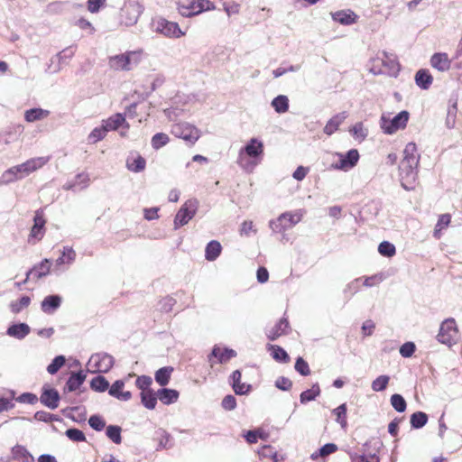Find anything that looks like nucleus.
I'll use <instances>...</instances> for the list:
<instances>
[{"label":"nucleus","mask_w":462,"mask_h":462,"mask_svg":"<svg viewBox=\"0 0 462 462\" xmlns=\"http://www.w3.org/2000/svg\"><path fill=\"white\" fill-rule=\"evenodd\" d=\"M173 370L171 366H163L158 369L154 374L156 383L162 387L166 386L170 382Z\"/></svg>","instance_id":"36"},{"label":"nucleus","mask_w":462,"mask_h":462,"mask_svg":"<svg viewBox=\"0 0 462 462\" xmlns=\"http://www.w3.org/2000/svg\"><path fill=\"white\" fill-rule=\"evenodd\" d=\"M18 180L21 179L18 173L16 172L14 166H13L3 172V174L0 177V185H8Z\"/></svg>","instance_id":"47"},{"label":"nucleus","mask_w":462,"mask_h":462,"mask_svg":"<svg viewBox=\"0 0 462 462\" xmlns=\"http://www.w3.org/2000/svg\"><path fill=\"white\" fill-rule=\"evenodd\" d=\"M319 395V383H314L310 389L305 390L300 394V403L305 404L310 401H314Z\"/></svg>","instance_id":"39"},{"label":"nucleus","mask_w":462,"mask_h":462,"mask_svg":"<svg viewBox=\"0 0 462 462\" xmlns=\"http://www.w3.org/2000/svg\"><path fill=\"white\" fill-rule=\"evenodd\" d=\"M50 115L49 110H45L40 107L31 108L26 110L24 113V119L29 123L42 120Z\"/></svg>","instance_id":"37"},{"label":"nucleus","mask_w":462,"mask_h":462,"mask_svg":"<svg viewBox=\"0 0 462 462\" xmlns=\"http://www.w3.org/2000/svg\"><path fill=\"white\" fill-rule=\"evenodd\" d=\"M236 356V352L234 349L215 345L208 356V361L210 366L213 367L217 364H226Z\"/></svg>","instance_id":"13"},{"label":"nucleus","mask_w":462,"mask_h":462,"mask_svg":"<svg viewBox=\"0 0 462 462\" xmlns=\"http://www.w3.org/2000/svg\"><path fill=\"white\" fill-rule=\"evenodd\" d=\"M263 143L258 138H251L246 144L239 150L237 164L245 171L252 172L260 163L263 156Z\"/></svg>","instance_id":"2"},{"label":"nucleus","mask_w":462,"mask_h":462,"mask_svg":"<svg viewBox=\"0 0 462 462\" xmlns=\"http://www.w3.org/2000/svg\"><path fill=\"white\" fill-rule=\"evenodd\" d=\"M378 252L383 256L392 257L395 254L396 249L393 244L388 241H383L380 243L378 246Z\"/></svg>","instance_id":"57"},{"label":"nucleus","mask_w":462,"mask_h":462,"mask_svg":"<svg viewBox=\"0 0 462 462\" xmlns=\"http://www.w3.org/2000/svg\"><path fill=\"white\" fill-rule=\"evenodd\" d=\"M430 65L439 71L445 72L450 69L451 61L445 52H438L431 56Z\"/></svg>","instance_id":"24"},{"label":"nucleus","mask_w":462,"mask_h":462,"mask_svg":"<svg viewBox=\"0 0 462 462\" xmlns=\"http://www.w3.org/2000/svg\"><path fill=\"white\" fill-rule=\"evenodd\" d=\"M155 434L159 442L157 450L168 449L172 447V438L165 430L159 429Z\"/></svg>","instance_id":"38"},{"label":"nucleus","mask_w":462,"mask_h":462,"mask_svg":"<svg viewBox=\"0 0 462 462\" xmlns=\"http://www.w3.org/2000/svg\"><path fill=\"white\" fill-rule=\"evenodd\" d=\"M151 26L153 32L168 38H180L184 35L177 23L168 21L162 17L152 19Z\"/></svg>","instance_id":"5"},{"label":"nucleus","mask_w":462,"mask_h":462,"mask_svg":"<svg viewBox=\"0 0 462 462\" xmlns=\"http://www.w3.org/2000/svg\"><path fill=\"white\" fill-rule=\"evenodd\" d=\"M86 380L83 371L72 372L64 387L65 392H74L79 389Z\"/></svg>","instance_id":"27"},{"label":"nucleus","mask_w":462,"mask_h":462,"mask_svg":"<svg viewBox=\"0 0 462 462\" xmlns=\"http://www.w3.org/2000/svg\"><path fill=\"white\" fill-rule=\"evenodd\" d=\"M457 333L458 329L457 328L455 319L451 318L447 319L440 325L439 333L437 335V339L441 344L452 346L456 343Z\"/></svg>","instance_id":"9"},{"label":"nucleus","mask_w":462,"mask_h":462,"mask_svg":"<svg viewBox=\"0 0 462 462\" xmlns=\"http://www.w3.org/2000/svg\"><path fill=\"white\" fill-rule=\"evenodd\" d=\"M158 399L165 405H170L177 402L179 392L174 389L165 388L164 386L157 391Z\"/></svg>","instance_id":"30"},{"label":"nucleus","mask_w":462,"mask_h":462,"mask_svg":"<svg viewBox=\"0 0 462 462\" xmlns=\"http://www.w3.org/2000/svg\"><path fill=\"white\" fill-rule=\"evenodd\" d=\"M171 134L178 138L183 139L189 144H194L200 136L199 130L187 122H180L172 125Z\"/></svg>","instance_id":"7"},{"label":"nucleus","mask_w":462,"mask_h":462,"mask_svg":"<svg viewBox=\"0 0 462 462\" xmlns=\"http://www.w3.org/2000/svg\"><path fill=\"white\" fill-rule=\"evenodd\" d=\"M241 372L239 370H235L230 376L231 385L236 394H247L250 392L252 386L250 384L241 383Z\"/></svg>","instance_id":"25"},{"label":"nucleus","mask_w":462,"mask_h":462,"mask_svg":"<svg viewBox=\"0 0 462 462\" xmlns=\"http://www.w3.org/2000/svg\"><path fill=\"white\" fill-rule=\"evenodd\" d=\"M33 419L38 421H42V422H53V421H61L62 420V419L60 416H58L56 414L50 413L45 411H36L33 415Z\"/></svg>","instance_id":"50"},{"label":"nucleus","mask_w":462,"mask_h":462,"mask_svg":"<svg viewBox=\"0 0 462 462\" xmlns=\"http://www.w3.org/2000/svg\"><path fill=\"white\" fill-rule=\"evenodd\" d=\"M122 429L117 425H108L106 428V435L111 439L115 444H120L122 442L121 436Z\"/></svg>","instance_id":"46"},{"label":"nucleus","mask_w":462,"mask_h":462,"mask_svg":"<svg viewBox=\"0 0 462 462\" xmlns=\"http://www.w3.org/2000/svg\"><path fill=\"white\" fill-rule=\"evenodd\" d=\"M31 332L28 324L20 322L10 325L6 329V335L18 340L24 339Z\"/></svg>","instance_id":"20"},{"label":"nucleus","mask_w":462,"mask_h":462,"mask_svg":"<svg viewBox=\"0 0 462 462\" xmlns=\"http://www.w3.org/2000/svg\"><path fill=\"white\" fill-rule=\"evenodd\" d=\"M268 349L271 350V355L274 360L280 363H288L290 361V356L288 353L280 346L277 345H270Z\"/></svg>","instance_id":"44"},{"label":"nucleus","mask_w":462,"mask_h":462,"mask_svg":"<svg viewBox=\"0 0 462 462\" xmlns=\"http://www.w3.org/2000/svg\"><path fill=\"white\" fill-rule=\"evenodd\" d=\"M336 156H337L339 160L333 164V167L344 171L353 169L357 164L360 158L356 149H351L346 153L337 152Z\"/></svg>","instance_id":"14"},{"label":"nucleus","mask_w":462,"mask_h":462,"mask_svg":"<svg viewBox=\"0 0 462 462\" xmlns=\"http://www.w3.org/2000/svg\"><path fill=\"white\" fill-rule=\"evenodd\" d=\"M294 368L302 376H307L310 374L309 364L301 356L296 359Z\"/></svg>","instance_id":"60"},{"label":"nucleus","mask_w":462,"mask_h":462,"mask_svg":"<svg viewBox=\"0 0 462 462\" xmlns=\"http://www.w3.org/2000/svg\"><path fill=\"white\" fill-rule=\"evenodd\" d=\"M272 106L278 114H283L289 109V98L285 95H279L272 101Z\"/></svg>","instance_id":"43"},{"label":"nucleus","mask_w":462,"mask_h":462,"mask_svg":"<svg viewBox=\"0 0 462 462\" xmlns=\"http://www.w3.org/2000/svg\"><path fill=\"white\" fill-rule=\"evenodd\" d=\"M199 202L197 199L187 200L179 209L174 217V229L189 223L193 218L198 210Z\"/></svg>","instance_id":"8"},{"label":"nucleus","mask_w":462,"mask_h":462,"mask_svg":"<svg viewBox=\"0 0 462 462\" xmlns=\"http://www.w3.org/2000/svg\"><path fill=\"white\" fill-rule=\"evenodd\" d=\"M60 401V395L56 389L48 385H44L42 388L40 402L42 405L51 410H55L59 407Z\"/></svg>","instance_id":"15"},{"label":"nucleus","mask_w":462,"mask_h":462,"mask_svg":"<svg viewBox=\"0 0 462 462\" xmlns=\"http://www.w3.org/2000/svg\"><path fill=\"white\" fill-rule=\"evenodd\" d=\"M152 380L148 375H140L137 377L135 381V385L137 388L142 390V392H145L146 390H152L150 385L152 384Z\"/></svg>","instance_id":"62"},{"label":"nucleus","mask_w":462,"mask_h":462,"mask_svg":"<svg viewBox=\"0 0 462 462\" xmlns=\"http://www.w3.org/2000/svg\"><path fill=\"white\" fill-rule=\"evenodd\" d=\"M335 22L343 25H350L356 22L358 16L351 10H341L332 14Z\"/></svg>","instance_id":"29"},{"label":"nucleus","mask_w":462,"mask_h":462,"mask_svg":"<svg viewBox=\"0 0 462 462\" xmlns=\"http://www.w3.org/2000/svg\"><path fill=\"white\" fill-rule=\"evenodd\" d=\"M301 218L302 214L300 211H287L270 220L269 226L273 233H283L296 226Z\"/></svg>","instance_id":"3"},{"label":"nucleus","mask_w":462,"mask_h":462,"mask_svg":"<svg viewBox=\"0 0 462 462\" xmlns=\"http://www.w3.org/2000/svg\"><path fill=\"white\" fill-rule=\"evenodd\" d=\"M138 53L126 52L109 58V66L116 70H130L138 63Z\"/></svg>","instance_id":"11"},{"label":"nucleus","mask_w":462,"mask_h":462,"mask_svg":"<svg viewBox=\"0 0 462 462\" xmlns=\"http://www.w3.org/2000/svg\"><path fill=\"white\" fill-rule=\"evenodd\" d=\"M106 133L107 132L102 124L100 127H96L91 131L88 137V142L91 143H96L98 141L103 140L106 137Z\"/></svg>","instance_id":"55"},{"label":"nucleus","mask_w":462,"mask_h":462,"mask_svg":"<svg viewBox=\"0 0 462 462\" xmlns=\"http://www.w3.org/2000/svg\"><path fill=\"white\" fill-rule=\"evenodd\" d=\"M61 301L58 294L48 295L42 300L41 309L44 313L52 314L60 307Z\"/></svg>","instance_id":"23"},{"label":"nucleus","mask_w":462,"mask_h":462,"mask_svg":"<svg viewBox=\"0 0 462 462\" xmlns=\"http://www.w3.org/2000/svg\"><path fill=\"white\" fill-rule=\"evenodd\" d=\"M146 161L140 154H131L126 159V168L132 172H141L145 169Z\"/></svg>","instance_id":"28"},{"label":"nucleus","mask_w":462,"mask_h":462,"mask_svg":"<svg viewBox=\"0 0 462 462\" xmlns=\"http://www.w3.org/2000/svg\"><path fill=\"white\" fill-rule=\"evenodd\" d=\"M390 381V376L383 374L375 378L371 384V388L374 392H383L387 388Z\"/></svg>","instance_id":"52"},{"label":"nucleus","mask_w":462,"mask_h":462,"mask_svg":"<svg viewBox=\"0 0 462 462\" xmlns=\"http://www.w3.org/2000/svg\"><path fill=\"white\" fill-rule=\"evenodd\" d=\"M18 180L21 179L18 173L16 172L14 166H13L3 172V174L0 177V185H8Z\"/></svg>","instance_id":"48"},{"label":"nucleus","mask_w":462,"mask_h":462,"mask_svg":"<svg viewBox=\"0 0 462 462\" xmlns=\"http://www.w3.org/2000/svg\"><path fill=\"white\" fill-rule=\"evenodd\" d=\"M209 0H179L178 10L184 17H190L211 9Z\"/></svg>","instance_id":"6"},{"label":"nucleus","mask_w":462,"mask_h":462,"mask_svg":"<svg viewBox=\"0 0 462 462\" xmlns=\"http://www.w3.org/2000/svg\"><path fill=\"white\" fill-rule=\"evenodd\" d=\"M375 62L381 63L383 66V71L386 75L396 78L400 71V65L395 56L388 54L383 51L382 57L375 58Z\"/></svg>","instance_id":"16"},{"label":"nucleus","mask_w":462,"mask_h":462,"mask_svg":"<svg viewBox=\"0 0 462 462\" xmlns=\"http://www.w3.org/2000/svg\"><path fill=\"white\" fill-rule=\"evenodd\" d=\"M125 387L124 380H116L114 383L108 388V394L114 398H116L120 401H129L132 398V393L129 391H123Z\"/></svg>","instance_id":"22"},{"label":"nucleus","mask_w":462,"mask_h":462,"mask_svg":"<svg viewBox=\"0 0 462 462\" xmlns=\"http://www.w3.org/2000/svg\"><path fill=\"white\" fill-rule=\"evenodd\" d=\"M391 405L398 412H403L407 408L405 399L399 393H394L390 399Z\"/></svg>","instance_id":"53"},{"label":"nucleus","mask_w":462,"mask_h":462,"mask_svg":"<svg viewBox=\"0 0 462 462\" xmlns=\"http://www.w3.org/2000/svg\"><path fill=\"white\" fill-rule=\"evenodd\" d=\"M142 404L148 410H153L156 407L158 395L157 392L152 390H146L140 393Z\"/></svg>","instance_id":"35"},{"label":"nucleus","mask_w":462,"mask_h":462,"mask_svg":"<svg viewBox=\"0 0 462 462\" xmlns=\"http://www.w3.org/2000/svg\"><path fill=\"white\" fill-rule=\"evenodd\" d=\"M50 161V157H35L30 160H27L23 163L15 165V171L18 173L20 179H23L26 176H29L31 173L36 171L37 170L42 168L48 162Z\"/></svg>","instance_id":"12"},{"label":"nucleus","mask_w":462,"mask_h":462,"mask_svg":"<svg viewBox=\"0 0 462 462\" xmlns=\"http://www.w3.org/2000/svg\"><path fill=\"white\" fill-rule=\"evenodd\" d=\"M420 155L414 143L406 144L403 150V158L399 165V176L402 187L406 190L415 188L418 178V165Z\"/></svg>","instance_id":"1"},{"label":"nucleus","mask_w":462,"mask_h":462,"mask_svg":"<svg viewBox=\"0 0 462 462\" xmlns=\"http://www.w3.org/2000/svg\"><path fill=\"white\" fill-rule=\"evenodd\" d=\"M176 304V300L172 297H165L159 302V309L162 312H170Z\"/></svg>","instance_id":"64"},{"label":"nucleus","mask_w":462,"mask_h":462,"mask_svg":"<svg viewBox=\"0 0 462 462\" xmlns=\"http://www.w3.org/2000/svg\"><path fill=\"white\" fill-rule=\"evenodd\" d=\"M90 388L97 393L108 391L109 382L103 375H97L89 383Z\"/></svg>","instance_id":"40"},{"label":"nucleus","mask_w":462,"mask_h":462,"mask_svg":"<svg viewBox=\"0 0 462 462\" xmlns=\"http://www.w3.org/2000/svg\"><path fill=\"white\" fill-rule=\"evenodd\" d=\"M429 417L423 411H416L411 415V427L415 430L421 429L428 422Z\"/></svg>","instance_id":"42"},{"label":"nucleus","mask_w":462,"mask_h":462,"mask_svg":"<svg viewBox=\"0 0 462 462\" xmlns=\"http://www.w3.org/2000/svg\"><path fill=\"white\" fill-rule=\"evenodd\" d=\"M66 358L64 356H57L53 358L51 364L47 366V372L50 374H55L64 365Z\"/></svg>","instance_id":"54"},{"label":"nucleus","mask_w":462,"mask_h":462,"mask_svg":"<svg viewBox=\"0 0 462 462\" xmlns=\"http://www.w3.org/2000/svg\"><path fill=\"white\" fill-rule=\"evenodd\" d=\"M103 126L106 132L118 130L124 127L125 130L129 129V124L125 121V117L121 113H116L114 116L102 121Z\"/></svg>","instance_id":"19"},{"label":"nucleus","mask_w":462,"mask_h":462,"mask_svg":"<svg viewBox=\"0 0 462 462\" xmlns=\"http://www.w3.org/2000/svg\"><path fill=\"white\" fill-rule=\"evenodd\" d=\"M432 81L433 78L428 69H420L415 74V83L423 90L429 89Z\"/></svg>","instance_id":"31"},{"label":"nucleus","mask_w":462,"mask_h":462,"mask_svg":"<svg viewBox=\"0 0 462 462\" xmlns=\"http://www.w3.org/2000/svg\"><path fill=\"white\" fill-rule=\"evenodd\" d=\"M31 303L29 296H22L18 300L12 301L10 304L11 311L14 314L21 312L23 309L27 308Z\"/></svg>","instance_id":"49"},{"label":"nucleus","mask_w":462,"mask_h":462,"mask_svg":"<svg viewBox=\"0 0 462 462\" xmlns=\"http://www.w3.org/2000/svg\"><path fill=\"white\" fill-rule=\"evenodd\" d=\"M410 114L406 110H402L393 118L383 115L380 118V127L386 134H393L400 129H404L407 125Z\"/></svg>","instance_id":"4"},{"label":"nucleus","mask_w":462,"mask_h":462,"mask_svg":"<svg viewBox=\"0 0 462 462\" xmlns=\"http://www.w3.org/2000/svg\"><path fill=\"white\" fill-rule=\"evenodd\" d=\"M361 280L362 278H356L346 284L343 293L347 300L351 299L353 295L359 291Z\"/></svg>","instance_id":"51"},{"label":"nucleus","mask_w":462,"mask_h":462,"mask_svg":"<svg viewBox=\"0 0 462 462\" xmlns=\"http://www.w3.org/2000/svg\"><path fill=\"white\" fill-rule=\"evenodd\" d=\"M349 133L354 139L363 142L368 135V129L363 122H357L349 129Z\"/></svg>","instance_id":"41"},{"label":"nucleus","mask_w":462,"mask_h":462,"mask_svg":"<svg viewBox=\"0 0 462 462\" xmlns=\"http://www.w3.org/2000/svg\"><path fill=\"white\" fill-rule=\"evenodd\" d=\"M88 424L93 430L101 431L106 426V421L101 416L95 414L89 417Z\"/></svg>","instance_id":"61"},{"label":"nucleus","mask_w":462,"mask_h":462,"mask_svg":"<svg viewBox=\"0 0 462 462\" xmlns=\"http://www.w3.org/2000/svg\"><path fill=\"white\" fill-rule=\"evenodd\" d=\"M348 114L346 111L337 113L332 116L326 124L323 132L325 134L330 136L336 133L343 122L347 118Z\"/></svg>","instance_id":"21"},{"label":"nucleus","mask_w":462,"mask_h":462,"mask_svg":"<svg viewBox=\"0 0 462 462\" xmlns=\"http://www.w3.org/2000/svg\"><path fill=\"white\" fill-rule=\"evenodd\" d=\"M76 259V252L70 246H64L61 255L56 259L55 265L59 267L63 264L71 265Z\"/></svg>","instance_id":"34"},{"label":"nucleus","mask_w":462,"mask_h":462,"mask_svg":"<svg viewBox=\"0 0 462 462\" xmlns=\"http://www.w3.org/2000/svg\"><path fill=\"white\" fill-rule=\"evenodd\" d=\"M222 252V245L217 240L208 242L205 248V259L208 262H213L218 258Z\"/></svg>","instance_id":"33"},{"label":"nucleus","mask_w":462,"mask_h":462,"mask_svg":"<svg viewBox=\"0 0 462 462\" xmlns=\"http://www.w3.org/2000/svg\"><path fill=\"white\" fill-rule=\"evenodd\" d=\"M65 435L70 440L74 442H83L86 441V436L84 432L77 428H70L65 431Z\"/></svg>","instance_id":"59"},{"label":"nucleus","mask_w":462,"mask_h":462,"mask_svg":"<svg viewBox=\"0 0 462 462\" xmlns=\"http://www.w3.org/2000/svg\"><path fill=\"white\" fill-rule=\"evenodd\" d=\"M51 262L49 259H43L38 264H35L31 270L27 272V279L31 275L37 279H41L49 274L51 271Z\"/></svg>","instance_id":"26"},{"label":"nucleus","mask_w":462,"mask_h":462,"mask_svg":"<svg viewBox=\"0 0 462 462\" xmlns=\"http://www.w3.org/2000/svg\"><path fill=\"white\" fill-rule=\"evenodd\" d=\"M450 220H451V217L449 214H442L439 216V219H438V222L436 224V226H435V230H434V236L439 238V233L442 229L446 228L449 223H450Z\"/></svg>","instance_id":"58"},{"label":"nucleus","mask_w":462,"mask_h":462,"mask_svg":"<svg viewBox=\"0 0 462 462\" xmlns=\"http://www.w3.org/2000/svg\"><path fill=\"white\" fill-rule=\"evenodd\" d=\"M170 141L169 136L164 133H157L152 138V146L153 149L158 150L166 145Z\"/></svg>","instance_id":"56"},{"label":"nucleus","mask_w":462,"mask_h":462,"mask_svg":"<svg viewBox=\"0 0 462 462\" xmlns=\"http://www.w3.org/2000/svg\"><path fill=\"white\" fill-rule=\"evenodd\" d=\"M346 404L342 403L336 409L332 411L333 414L336 416V421L340 424L342 429H346L347 425L346 421Z\"/></svg>","instance_id":"45"},{"label":"nucleus","mask_w":462,"mask_h":462,"mask_svg":"<svg viewBox=\"0 0 462 462\" xmlns=\"http://www.w3.org/2000/svg\"><path fill=\"white\" fill-rule=\"evenodd\" d=\"M416 350V346L413 342H406L402 344L400 347V355L402 357H411Z\"/></svg>","instance_id":"63"},{"label":"nucleus","mask_w":462,"mask_h":462,"mask_svg":"<svg viewBox=\"0 0 462 462\" xmlns=\"http://www.w3.org/2000/svg\"><path fill=\"white\" fill-rule=\"evenodd\" d=\"M13 459L19 462H34L33 456L22 445H15L12 448Z\"/></svg>","instance_id":"32"},{"label":"nucleus","mask_w":462,"mask_h":462,"mask_svg":"<svg viewBox=\"0 0 462 462\" xmlns=\"http://www.w3.org/2000/svg\"><path fill=\"white\" fill-rule=\"evenodd\" d=\"M45 224L46 220L44 218L43 211L42 209L36 210L33 217V226L30 232L29 242H31L32 239L40 241L43 237Z\"/></svg>","instance_id":"17"},{"label":"nucleus","mask_w":462,"mask_h":462,"mask_svg":"<svg viewBox=\"0 0 462 462\" xmlns=\"http://www.w3.org/2000/svg\"><path fill=\"white\" fill-rule=\"evenodd\" d=\"M290 330V323L286 318H282L270 329L266 331V337L269 340L274 341L283 335H287Z\"/></svg>","instance_id":"18"},{"label":"nucleus","mask_w":462,"mask_h":462,"mask_svg":"<svg viewBox=\"0 0 462 462\" xmlns=\"http://www.w3.org/2000/svg\"><path fill=\"white\" fill-rule=\"evenodd\" d=\"M114 363L115 359L111 355L106 352H100L93 354L88 365L94 369L95 373L106 374L111 370Z\"/></svg>","instance_id":"10"}]
</instances>
